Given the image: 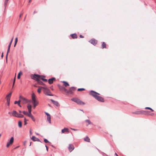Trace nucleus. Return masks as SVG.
Returning a JSON list of instances; mask_svg holds the SVG:
<instances>
[{
    "mask_svg": "<svg viewBox=\"0 0 156 156\" xmlns=\"http://www.w3.org/2000/svg\"><path fill=\"white\" fill-rule=\"evenodd\" d=\"M90 94L93 96L96 99L99 101L102 102H104V99L102 97L98 96L99 94L91 90L89 93Z\"/></svg>",
    "mask_w": 156,
    "mask_h": 156,
    "instance_id": "obj_1",
    "label": "nucleus"
},
{
    "mask_svg": "<svg viewBox=\"0 0 156 156\" xmlns=\"http://www.w3.org/2000/svg\"><path fill=\"white\" fill-rule=\"evenodd\" d=\"M150 112L149 111H136L135 112V113L136 114H144L146 115H153L154 114H149V113Z\"/></svg>",
    "mask_w": 156,
    "mask_h": 156,
    "instance_id": "obj_2",
    "label": "nucleus"
},
{
    "mask_svg": "<svg viewBox=\"0 0 156 156\" xmlns=\"http://www.w3.org/2000/svg\"><path fill=\"white\" fill-rule=\"evenodd\" d=\"M71 100L80 105H83L85 104L84 102L77 98H73L71 99Z\"/></svg>",
    "mask_w": 156,
    "mask_h": 156,
    "instance_id": "obj_3",
    "label": "nucleus"
},
{
    "mask_svg": "<svg viewBox=\"0 0 156 156\" xmlns=\"http://www.w3.org/2000/svg\"><path fill=\"white\" fill-rule=\"evenodd\" d=\"M31 77L34 80H35L36 81H37L39 80L40 79L41 77V76L38 74H34V75H32V76H31Z\"/></svg>",
    "mask_w": 156,
    "mask_h": 156,
    "instance_id": "obj_4",
    "label": "nucleus"
},
{
    "mask_svg": "<svg viewBox=\"0 0 156 156\" xmlns=\"http://www.w3.org/2000/svg\"><path fill=\"white\" fill-rule=\"evenodd\" d=\"M19 98L20 101H22L23 103H27L30 101V100H28L21 96H20Z\"/></svg>",
    "mask_w": 156,
    "mask_h": 156,
    "instance_id": "obj_5",
    "label": "nucleus"
},
{
    "mask_svg": "<svg viewBox=\"0 0 156 156\" xmlns=\"http://www.w3.org/2000/svg\"><path fill=\"white\" fill-rule=\"evenodd\" d=\"M14 141V138L13 137H12L10 140L9 141V142L7 143L6 145V147H8L10 145H11L12 144Z\"/></svg>",
    "mask_w": 156,
    "mask_h": 156,
    "instance_id": "obj_6",
    "label": "nucleus"
},
{
    "mask_svg": "<svg viewBox=\"0 0 156 156\" xmlns=\"http://www.w3.org/2000/svg\"><path fill=\"white\" fill-rule=\"evenodd\" d=\"M35 97V95L34 93H33L32 94L31 96L32 103H36L37 102H38L36 100Z\"/></svg>",
    "mask_w": 156,
    "mask_h": 156,
    "instance_id": "obj_7",
    "label": "nucleus"
},
{
    "mask_svg": "<svg viewBox=\"0 0 156 156\" xmlns=\"http://www.w3.org/2000/svg\"><path fill=\"white\" fill-rule=\"evenodd\" d=\"M44 93L47 95L52 96L53 95L51 94V92L48 89H47V90H45L44 91Z\"/></svg>",
    "mask_w": 156,
    "mask_h": 156,
    "instance_id": "obj_8",
    "label": "nucleus"
},
{
    "mask_svg": "<svg viewBox=\"0 0 156 156\" xmlns=\"http://www.w3.org/2000/svg\"><path fill=\"white\" fill-rule=\"evenodd\" d=\"M89 42L91 44L95 45L97 43V41L94 39H92L89 41Z\"/></svg>",
    "mask_w": 156,
    "mask_h": 156,
    "instance_id": "obj_9",
    "label": "nucleus"
},
{
    "mask_svg": "<svg viewBox=\"0 0 156 156\" xmlns=\"http://www.w3.org/2000/svg\"><path fill=\"white\" fill-rule=\"evenodd\" d=\"M55 79L54 77H52L51 78H50L48 80V83L50 84H51L53 83V81L55 80Z\"/></svg>",
    "mask_w": 156,
    "mask_h": 156,
    "instance_id": "obj_10",
    "label": "nucleus"
},
{
    "mask_svg": "<svg viewBox=\"0 0 156 156\" xmlns=\"http://www.w3.org/2000/svg\"><path fill=\"white\" fill-rule=\"evenodd\" d=\"M69 150L70 152H71L74 148L72 144H69L68 147Z\"/></svg>",
    "mask_w": 156,
    "mask_h": 156,
    "instance_id": "obj_11",
    "label": "nucleus"
},
{
    "mask_svg": "<svg viewBox=\"0 0 156 156\" xmlns=\"http://www.w3.org/2000/svg\"><path fill=\"white\" fill-rule=\"evenodd\" d=\"M12 94V92H10L9 94L7 95L6 97V99L7 101H10V98Z\"/></svg>",
    "mask_w": 156,
    "mask_h": 156,
    "instance_id": "obj_12",
    "label": "nucleus"
},
{
    "mask_svg": "<svg viewBox=\"0 0 156 156\" xmlns=\"http://www.w3.org/2000/svg\"><path fill=\"white\" fill-rule=\"evenodd\" d=\"M11 44H9L8 47V49L7 51V52L6 55V62H7V57H8V54L9 52V51Z\"/></svg>",
    "mask_w": 156,
    "mask_h": 156,
    "instance_id": "obj_13",
    "label": "nucleus"
},
{
    "mask_svg": "<svg viewBox=\"0 0 156 156\" xmlns=\"http://www.w3.org/2000/svg\"><path fill=\"white\" fill-rule=\"evenodd\" d=\"M31 139L34 141H40V140L37 138H36L34 136H33L31 138Z\"/></svg>",
    "mask_w": 156,
    "mask_h": 156,
    "instance_id": "obj_14",
    "label": "nucleus"
},
{
    "mask_svg": "<svg viewBox=\"0 0 156 156\" xmlns=\"http://www.w3.org/2000/svg\"><path fill=\"white\" fill-rule=\"evenodd\" d=\"M51 101L53 103V104L56 106L59 105V104L58 101H55L52 99H51Z\"/></svg>",
    "mask_w": 156,
    "mask_h": 156,
    "instance_id": "obj_15",
    "label": "nucleus"
},
{
    "mask_svg": "<svg viewBox=\"0 0 156 156\" xmlns=\"http://www.w3.org/2000/svg\"><path fill=\"white\" fill-rule=\"evenodd\" d=\"M75 88L74 87H72L69 88V93H72L73 91H74L75 90Z\"/></svg>",
    "mask_w": 156,
    "mask_h": 156,
    "instance_id": "obj_16",
    "label": "nucleus"
},
{
    "mask_svg": "<svg viewBox=\"0 0 156 156\" xmlns=\"http://www.w3.org/2000/svg\"><path fill=\"white\" fill-rule=\"evenodd\" d=\"M18 113L15 111H13L12 112V114L13 116L17 117L18 115Z\"/></svg>",
    "mask_w": 156,
    "mask_h": 156,
    "instance_id": "obj_17",
    "label": "nucleus"
},
{
    "mask_svg": "<svg viewBox=\"0 0 156 156\" xmlns=\"http://www.w3.org/2000/svg\"><path fill=\"white\" fill-rule=\"evenodd\" d=\"M68 129L67 128H65L64 129H62V133H64L65 132H68Z\"/></svg>",
    "mask_w": 156,
    "mask_h": 156,
    "instance_id": "obj_18",
    "label": "nucleus"
},
{
    "mask_svg": "<svg viewBox=\"0 0 156 156\" xmlns=\"http://www.w3.org/2000/svg\"><path fill=\"white\" fill-rule=\"evenodd\" d=\"M71 36L72 37V38L74 39V38H77V36L76 34H71Z\"/></svg>",
    "mask_w": 156,
    "mask_h": 156,
    "instance_id": "obj_19",
    "label": "nucleus"
},
{
    "mask_svg": "<svg viewBox=\"0 0 156 156\" xmlns=\"http://www.w3.org/2000/svg\"><path fill=\"white\" fill-rule=\"evenodd\" d=\"M20 100H19V101H15V102H14V104H17L20 107H21V106L20 105Z\"/></svg>",
    "mask_w": 156,
    "mask_h": 156,
    "instance_id": "obj_20",
    "label": "nucleus"
},
{
    "mask_svg": "<svg viewBox=\"0 0 156 156\" xmlns=\"http://www.w3.org/2000/svg\"><path fill=\"white\" fill-rule=\"evenodd\" d=\"M84 140L85 141H86L88 142H90V139L87 136H86L85 138H84Z\"/></svg>",
    "mask_w": 156,
    "mask_h": 156,
    "instance_id": "obj_21",
    "label": "nucleus"
},
{
    "mask_svg": "<svg viewBox=\"0 0 156 156\" xmlns=\"http://www.w3.org/2000/svg\"><path fill=\"white\" fill-rule=\"evenodd\" d=\"M63 83H64V85L65 87H67L69 86V84L66 82L65 81H63L62 82Z\"/></svg>",
    "mask_w": 156,
    "mask_h": 156,
    "instance_id": "obj_22",
    "label": "nucleus"
},
{
    "mask_svg": "<svg viewBox=\"0 0 156 156\" xmlns=\"http://www.w3.org/2000/svg\"><path fill=\"white\" fill-rule=\"evenodd\" d=\"M85 121L87 122L88 123L87 125V126H88V125L93 124L89 120L87 119L85 120Z\"/></svg>",
    "mask_w": 156,
    "mask_h": 156,
    "instance_id": "obj_23",
    "label": "nucleus"
},
{
    "mask_svg": "<svg viewBox=\"0 0 156 156\" xmlns=\"http://www.w3.org/2000/svg\"><path fill=\"white\" fill-rule=\"evenodd\" d=\"M102 48H106V44L104 42H103L102 44Z\"/></svg>",
    "mask_w": 156,
    "mask_h": 156,
    "instance_id": "obj_24",
    "label": "nucleus"
},
{
    "mask_svg": "<svg viewBox=\"0 0 156 156\" xmlns=\"http://www.w3.org/2000/svg\"><path fill=\"white\" fill-rule=\"evenodd\" d=\"M51 116H47V119L49 123H51Z\"/></svg>",
    "mask_w": 156,
    "mask_h": 156,
    "instance_id": "obj_25",
    "label": "nucleus"
},
{
    "mask_svg": "<svg viewBox=\"0 0 156 156\" xmlns=\"http://www.w3.org/2000/svg\"><path fill=\"white\" fill-rule=\"evenodd\" d=\"M22 74V73L21 71H20L18 73L17 76V78L19 79L20 78V75Z\"/></svg>",
    "mask_w": 156,
    "mask_h": 156,
    "instance_id": "obj_26",
    "label": "nucleus"
},
{
    "mask_svg": "<svg viewBox=\"0 0 156 156\" xmlns=\"http://www.w3.org/2000/svg\"><path fill=\"white\" fill-rule=\"evenodd\" d=\"M18 126L20 128H21L22 126V123L21 121H19L18 122Z\"/></svg>",
    "mask_w": 156,
    "mask_h": 156,
    "instance_id": "obj_27",
    "label": "nucleus"
},
{
    "mask_svg": "<svg viewBox=\"0 0 156 156\" xmlns=\"http://www.w3.org/2000/svg\"><path fill=\"white\" fill-rule=\"evenodd\" d=\"M42 88H41V87H39L37 89V92L39 93H40L41 92Z\"/></svg>",
    "mask_w": 156,
    "mask_h": 156,
    "instance_id": "obj_28",
    "label": "nucleus"
},
{
    "mask_svg": "<svg viewBox=\"0 0 156 156\" xmlns=\"http://www.w3.org/2000/svg\"><path fill=\"white\" fill-rule=\"evenodd\" d=\"M17 116H17V117L19 118H23L24 117V116L21 114H18Z\"/></svg>",
    "mask_w": 156,
    "mask_h": 156,
    "instance_id": "obj_29",
    "label": "nucleus"
},
{
    "mask_svg": "<svg viewBox=\"0 0 156 156\" xmlns=\"http://www.w3.org/2000/svg\"><path fill=\"white\" fill-rule=\"evenodd\" d=\"M64 88L65 87H62V86H60L59 87V89L62 92H63V90Z\"/></svg>",
    "mask_w": 156,
    "mask_h": 156,
    "instance_id": "obj_30",
    "label": "nucleus"
},
{
    "mask_svg": "<svg viewBox=\"0 0 156 156\" xmlns=\"http://www.w3.org/2000/svg\"><path fill=\"white\" fill-rule=\"evenodd\" d=\"M37 81V82L39 84L43 85V83L40 80H39Z\"/></svg>",
    "mask_w": 156,
    "mask_h": 156,
    "instance_id": "obj_31",
    "label": "nucleus"
},
{
    "mask_svg": "<svg viewBox=\"0 0 156 156\" xmlns=\"http://www.w3.org/2000/svg\"><path fill=\"white\" fill-rule=\"evenodd\" d=\"M33 107L34 108H35L36 106L38 104V102H37L36 103H33Z\"/></svg>",
    "mask_w": 156,
    "mask_h": 156,
    "instance_id": "obj_32",
    "label": "nucleus"
},
{
    "mask_svg": "<svg viewBox=\"0 0 156 156\" xmlns=\"http://www.w3.org/2000/svg\"><path fill=\"white\" fill-rule=\"evenodd\" d=\"M145 109H148L150 110L151 111V112H153L154 111V110L153 109H152L150 107H146L145 108Z\"/></svg>",
    "mask_w": 156,
    "mask_h": 156,
    "instance_id": "obj_33",
    "label": "nucleus"
},
{
    "mask_svg": "<svg viewBox=\"0 0 156 156\" xmlns=\"http://www.w3.org/2000/svg\"><path fill=\"white\" fill-rule=\"evenodd\" d=\"M27 108L28 110L31 109V105L30 104H29L27 106Z\"/></svg>",
    "mask_w": 156,
    "mask_h": 156,
    "instance_id": "obj_34",
    "label": "nucleus"
},
{
    "mask_svg": "<svg viewBox=\"0 0 156 156\" xmlns=\"http://www.w3.org/2000/svg\"><path fill=\"white\" fill-rule=\"evenodd\" d=\"M67 92V93H69V91H68L65 88L63 90V92Z\"/></svg>",
    "mask_w": 156,
    "mask_h": 156,
    "instance_id": "obj_35",
    "label": "nucleus"
},
{
    "mask_svg": "<svg viewBox=\"0 0 156 156\" xmlns=\"http://www.w3.org/2000/svg\"><path fill=\"white\" fill-rule=\"evenodd\" d=\"M27 120L26 119V118H24V125H26L27 124Z\"/></svg>",
    "mask_w": 156,
    "mask_h": 156,
    "instance_id": "obj_36",
    "label": "nucleus"
},
{
    "mask_svg": "<svg viewBox=\"0 0 156 156\" xmlns=\"http://www.w3.org/2000/svg\"><path fill=\"white\" fill-rule=\"evenodd\" d=\"M27 116H28V117H31L33 115H32L31 113H28L27 115Z\"/></svg>",
    "mask_w": 156,
    "mask_h": 156,
    "instance_id": "obj_37",
    "label": "nucleus"
},
{
    "mask_svg": "<svg viewBox=\"0 0 156 156\" xmlns=\"http://www.w3.org/2000/svg\"><path fill=\"white\" fill-rule=\"evenodd\" d=\"M34 122L35 121V119L33 115L31 117H30Z\"/></svg>",
    "mask_w": 156,
    "mask_h": 156,
    "instance_id": "obj_38",
    "label": "nucleus"
},
{
    "mask_svg": "<svg viewBox=\"0 0 156 156\" xmlns=\"http://www.w3.org/2000/svg\"><path fill=\"white\" fill-rule=\"evenodd\" d=\"M44 141L45 143H49V142L47 139H44Z\"/></svg>",
    "mask_w": 156,
    "mask_h": 156,
    "instance_id": "obj_39",
    "label": "nucleus"
},
{
    "mask_svg": "<svg viewBox=\"0 0 156 156\" xmlns=\"http://www.w3.org/2000/svg\"><path fill=\"white\" fill-rule=\"evenodd\" d=\"M23 114L24 115H27V114H28V112H26V111H23Z\"/></svg>",
    "mask_w": 156,
    "mask_h": 156,
    "instance_id": "obj_40",
    "label": "nucleus"
},
{
    "mask_svg": "<svg viewBox=\"0 0 156 156\" xmlns=\"http://www.w3.org/2000/svg\"><path fill=\"white\" fill-rule=\"evenodd\" d=\"M85 90V89H84L83 88H78L77 90L78 91H80V90Z\"/></svg>",
    "mask_w": 156,
    "mask_h": 156,
    "instance_id": "obj_41",
    "label": "nucleus"
},
{
    "mask_svg": "<svg viewBox=\"0 0 156 156\" xmlns=\"http://www.w3.org/2000/svg\"><path fill=\"white\" fill-rule=\"evenodd\" d=\"M16 74H15V77L14 78L13 81V86L14 84L15 83V80H16Z\"/></svg>",
    "mask_w": 156,
    "mask_h": 156,
    "instance_id": "obj_42",
    "label": "nucleus"
},
{
    "mask_svg": "<svg viewBox=\"0 0 156 156\" xmlns=\"http://www.w3.org/2000/svg\"><path fill=\"white\" fill-rule=\"evenodd\" d=\"M9 0H5V5H6L8 3Z\"/></svg>",
    "mask_w": 156,
    "mask_h": 156,
    "instance_id": "obj_43",
    "label": "nucleus"
},
{
    "mask_svg": "<svg viewBox=\"0 0 156 156\" xmlns=\"http://www.w3.org/2000/svg\"><path fill=\"white\" fill-rule=\"evenodd\" d=\"M10 101H7V104L9 106V105Z\"/></svg>",
    "mask_w": 156,
    "mask_h": 156,
    "instance_id": "obj_44",
    "label": "nucleus"
},
{
    "mask_svg": "<svg viewBox=\"0 0 156 156\" xmlns=\"http://www.w3.org/2000/svg\"><path fill=\"white\" fill-rule=\"evenodd\" d=\"M41 88H43L45 90H47V89H48L47 87H41Z\"/></svg>",
    "mask_w": 156,
    "mask_h": 156,
    "instance_id": "obj_45",
    "label": "nucleus"
},
{
    "mask_svg": "<svg viewBox=\"0 0 156 156\" xmlns=\"http://www.w3.org/2000/svg\"><path fill=\"white\" fill-rule=\"evenodd\" d=\"M45 113L47 115V116L50 115L48 113L45 112Z\"/></svg>",
    "mask_w": 156,
    "mask_h": 156,
    "instance_id": "obj_46",
    "label": "nucleus"
},
{
    "mask_svg": "<svg viewBox=\"0 0 156 156\" xmlns=\"http://www.w3.org/2000/svg\"><path fill=\"white\" fill-rule=\"evenodd\" d=\"M17 42V37H16L15 39V44H16Z\"/></svg>",
    "mask_w": 156,
    "mask_h": 156,
    "instance_id": "obj_47",
    "label": "nucleus"
},
{
    "mask_svg": "<svg viewBox=\"0 0 156 156\" xmlns=\"http://www.w3.org/2000/svg\"><path fill=\"white\" fill-rule=\"evenodd\" d=\"M13 38L12 37V39H11V40L10 43H9L10 44H11L12 43V41L13 40Z\"/></svg>",
    "mask_w": 156,
    "mask_h": 156,
    "instance_id": "obj_48",
    "label": "nucleus"
},
{
    "mask_svg": "<svg viewBox=\"0 0 156 156\" xmlns=\"http://www.w3.org/2000/svg\"><path fill=\"white\" fill-rule=\"evenodd\" d=\"M45 77L44 76H41V77L40 79H41L42 80V79H44L43 78V77Z\"/></svg>",
    "mask_w": 156,
    "mask_h": 156,
    "instance_id": "obj_49",
    "label": "nucleus"
},
{
    "mask_svg": "<svg viewBox=\"0 0 156 156\" xmlns=\"http://www.w3.org/2000/svg\"><path fill=\"white\" fill-rule=\"evenodd\" d=\"M42 80L45 82L47 81V80L46 79H42Z\"/></svg>",
    "mask_w": 156,
    "mask_h": 156,
    "instance_id": "obj_50",
    "label": "nucleus"
},
{
    "mask_svg": "<svg viewBox=\"0 0 156 156\" xmlns=\"http://www.w3.org/2000/svg\"><path fill=\"white\" fill-rule=\"evenodd\" d=\"M31 109H28V113H31Z\"/></svg>",
    "mask_w": 156,
    "mask_h": 156,
    "instance_id": "obj_51",
    "label": "nucleus"
},
{
    "mask_svg": "<svg viewBox=\"0 0 156 156\" xmlns=\"http://www.w3.org/2000/svg\"><path fill=\"white\" fill-rule=\"evenodd\" d=\"M26 141H25L23 142V144L24 146L26 145Z\"/></svg>",
    "mask_w": 156,
    "mask_h": 156,
    "instance_id": "obj_52",
    "label": "nucleus"
},
{
    "mask_svg": "<svg viewBox=\"0 0 156 156\" xmlns=\"http://www.w3.org/2000/svg\"><path fill=\"white\" fill-rule=\"evenodd\" d=\"M80 38H83V37L81 35H80Z\"/></svg>",
    "mask_w": 156,
    "mask_h": 156,
    "instance_id": "obj_53",
    "label": "nucleus"
},
{
    "mask_svg": "<svg viewBox=\"0 0 156 156\" xmlns=\"http://www.w3.org/2000/svg\"><path fill=\"white\" fill-rule=\"evenodd\" d=\"M101 154L103 155H104V154H105L103 152H101Z\"/></svg>",
    "mask_w": 156,
    "mask_h": 156,
    "instance_id": "obj_54",
    "label": "nucleus"
},
{
    "mask_svg": "<svg viewBox=\"0 0 156 156\" xmlns=\"http://www.w3.org/2000/svg\"><path fill=\"white\" fill-rule=\"evenodd\" d=\"M30 135H31L32 134V133L31 132V129H30Z\"/></svg>",
    "mask_w": 156,
    "mask_h": 156,
    "instance_id": "obj_55",
    "label": "nucleus"
},
{
    "mask_svg": "<svg viewBox=\"0 0 156 156\" xmlns=\"http://www.w3.org/2000/svg\"><path fill=\"white\" fill-rule=\"evenodd\" d=\"M3 52H2V55H1V57L2 58L3 57Z\"/></svg>",
    "mask_w": 156,
    "mask_h": 156,
    "instance_id": "obj_56",
    "label": "nucleus"
},
{
    "mask_svg": "<svg viewBox=\"0 0 156 156\" xmlns=\"http://www.w3.org/2000/svg\"><path fill=\"white\" fill-rule=\"evenodd\" d=\"M71 129L72 130H74V131H75V130H76V129H74L71 128Z\"/></svg>",
    "mask_w": 156,
    "mask_h": 156,
    "instance_id": "obj_57",
    "label": "nucleus"
},
{
    "mask_svg": "<svg viewBox=\"0 0 156 156\" xmlns=\"http://www.w3.org/2000/svg\"><path fill=\"white\" fill-rule=\"evenodd\" d=\"M115 154L116 156H118V155H117V154H116V153H115Z\"/></svg>",
    "mask_w": 156,
    "mask_h": 156,
    "instance_id": "obj_58",
    "label": "nucleus"
},
{
    "mask_svg": "<svg viewBox=\"0 0 156 156\" xmlns=\"http://www.w3.org/2000/svg\"><path fill=\"white\" fill-rule=\"evenodd\" d=\"M51 89H53V86H51Z\"/></svg>",
    "mask_w": 156,
    "mask_h": 156,
    "instance_id": "obj_59",
    "label": "nucleus"
},
{
    "mask_svg": "<svg viewBox=\"0 0 156 156\" xmlns=\"http://www.w3.org/2000/svg\"><path fill=\"white\" fill-rule=\"evenodd\" d=\"M48 105L50 107H51V105H49V104H48Z\"/></svg>",
    "mask_w": 156,
    "mask_h": 156,
    "instance_id": "obj_60",
    "label": "nucleus"
},
{
    "mask_svg": "<svg viewBox=\"0 0 156 156\" xmlns=\"http://www.w3.org/2000/svg\"><path fill=\"white\" fill-rule=\"evenodd\" d=\"M31 142H30V145H29V146H30L31 145Z\"/></svg>",
    "mask_w": 156,
    "mask_h": 156,
    "instance_id": "obj_61",
    "label": "nucleus"
},
{
    "mask_svg": "<svg viewBox=\"0 0 156 156\" xmlns=\"http://www.w3.org/2000/svg\"><path fill=\"white\" fill-rule=\"evenodd\" d=\"M19 112L20 113H21L22 112L21 111H20V110L19 111Z\"/></svg>",
    "mask_w": 156,
    "mask_h": 156,
    "instance_id": "obj_62",
    "label": "nucleus"
},
{
    "mask_svg": "<svg viewBox=\"0 0 156 156\" xmlns=\"http://www.w3.org/2000/svg\"><path fill=\"white\" fill-rule=\"evenodd\" d=\"M45 147L46 148H48V147H47V146L46 145H45Z\"/></svg>",
    "mask_w": 156,
    "mask_h": 156,
    "instance_id": "obj_63",
    "label": "nucleus"
},
{
    "mask_svg": "<svg viewBox=\"0 0 156 156\" xmlns=\"http://www.w3.org/2000/svg\"><path fill=\"white\" fill-rule=\"evenodd\" d=\"M45 147L46 148H48V147H47V146L46 145H45Z\"/></svg>",
    "mask_w": 156,
    "mask_h": 156,
    "instance_id": "obj_64",
    "label": "nucleus"
}]
</instances>
